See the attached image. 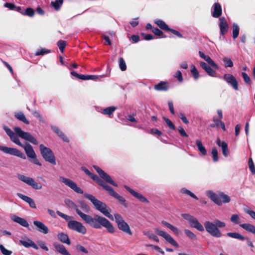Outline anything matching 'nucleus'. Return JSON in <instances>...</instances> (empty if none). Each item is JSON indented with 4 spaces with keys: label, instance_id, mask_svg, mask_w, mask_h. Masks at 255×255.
Segmentation results:
<instances>
[{
    "label": "nucleus",
    "instance_id": "61",
    "mask_svg": "<svg viewBox=\"0 0 255 255\" xmlns=\"http://www.w3.org/2000/svg\"><path fill=\"white\" fill-rule=\"evenodd\" d=\"M76 249L81 252H82L83 253H85V254H88V250L85 248L84 247L81 246V245H77L76 246Z\"/></svg>",
    "mask_w": 255,
    "mask_h": 255
},
{
    "label": "nucleus",
    "instance_id": "33",
    "mask_svg": "<svg viewBox=\"0 0 255 255\" xmlns=\"http://www.w3.org/2000/svg\"><path fill=\"white\" fill-rule=\"evenodd\" d=\"M79 207L85 212L89 213L90 211V207L83 200H79L77 202Z\"/></svg>",
    "mask_w": 255,
    "mask_h": 255
},
{
    "label": "nucleus",
    "instance_id": "14",
    "mask_svg": "<svg viewBox=\"0 0 255 255\" xmlns=\"http://www.w3.org/2000/svg\"><path fill=\"white\" fill-rule=\"evenodd\" d=\"M154 231L158 236L164 238L171 245L176 248H179L178 244L169 234L163 231L159 230L158 228L154 229Z\"/></svg>",
    "mask_w": 255,
    "mask_h": 255
},
{
    "label": "nucleus",
    "instance_id": "41",
    "mask_svg": "<svg viewBox=\"0 0 255 255\" xmlns=\"http://www.w3.org/2000/svg\"><path fill=\"white\" fill-rule=\"evenodd\" d=\"M40 150L41 153L43 157V158L45 159V160L48 161V149L47 147L44 146L43 144H40L39 146Z\"/></svg>",
    "mask_w": 255,
    "mask_h": 255
},
{
    "label": "nucleus",
    "instance_id": "16",
    "mask_svg": "<svg viewBox=\"0 0 255 255\" xmlns=\"http://www.w3.org/2000/svg\"><path fill=\"white\" fill-rule=\"evenodd\" d=\"M219 26L220 28V35H225L228 31L229 26L225 17H221L219 19Z\"/></svg>",
    "mask_w": 255,
    "mask_h": 255
},
{
    "label": "nucleus",
    "instance_id": "44",
    "mask_svg": "<svg viewBox=\"0 0 255 255\" xmlns=\"http://www.w3.org/2000/svg\"><path fill=\"white\" fill-rule=\"evenodd\" d=\"M184 233L185 235L188 237L189 238H190L191 240H197V236L193 233L192 231L188 229H185L184 230Z\"/></svg>",
    "mask_w": 255,
    "mask_h": 255
},
{
    "label": "nucleus",
    "instance_id": "51",
    "mask_svg": "<svg viewBox=\"0 0 255 255\" xmlns=\"http://www.w3.org/2000/svg\"><path fill=\"white\" fill-rule=\"evenodd\" d=\"M162 118H163V120L165 121V122L166 123V124L167 125V126H168V127L170 128H171L173 130L176 129L174 125L173 124V123L171 122V121L170 119H169L165 117H163Z\"/></svg>",
    "mask_w": 255,
    "mask_h": 255
},
{
    "label": "nucleus",
    "instance_id": "55",
    "mask_svg": "<svg viewBox=\"0 0 255 255\" xmlns=\"http://www.w3.org/2000/svg\"><path fill=\"white\" fill-rule=\"evenodd\" d=\"M4 5L5 7H7L11 10L14 9L16 10H19L20 9V7H16L14 4L11 3L6 2V3H4Z\"/></svg>",
    "mask_w": 255,
    "mask_h": 255
},
{
    "label": "nucleus",
    "instance_id": "52",
    "mask_svg": "<svg viewBox=\"0 0 255 255\" xmlns=\"http://www.w3.org/2000/svg\"><path fill=\"white\" fill-rule=\"evenodd\" d=\"M57 46H58L60 51L63 52L64 48L66 46V42L64 40H60L57 42Z\"/></svg>",
    "mask_w": 255,
    "mask_h": 255
},
{
    "label": "nucleus",
    "instance_id": "20",
    "mask_svg": "<svg viewBox=\"0 0 255 255\" xmlns=\"http://www.w3.org/2000/svg\"><path fill=\"white\" fill-rule=\"evenodd\" d=\"M222 14V9L221 4L219 2H216L213 5V11L212 15L214 18H219Z\"/></svg>",
    "mask_w": 255,
    "mask_h": 255
},
{
    "label": "nucleus",
    "instance_id": "1",
    "mask_svg": "<svg viewBox=\"0 0 255 255\" xmlns=\"http://www.w3.org/2000/svg\"><path fill=\"white\" fill-rule=\"evenodd\" d=\"M65 204L69 208L75 210L76 213L87 224L91 227L100 229L102 227L106 228L110 233H114L115 229L112 223L106 218L98 215H94V217L87 215L81 212L78 208L76 204L70 199H66L64 201Z\"/></svg>",
    "mask_w": 255,
    "mask_h": 255
},
{
    "label": "nucleus",
    "instance_id": "26",
    "mask_svg": "<svg viewBox=\"0 0 255 255\" xmlns=\"http://www.w3.org/2000/svg\"><path fill=\"white\" fill-rule=\"evenodd\" d=\"M58 240L62 243L65 244L67 245H71L70 240L67 234L63 232L58 233L57 235Z\"/></svg>",
    "mask_w": 255,
    "mask_h": 255
},
{
    "label": "nucleus",
    "instance_id": "9",
    "mask_svg": "<svg viewBox=\"0 0 255 255\" xmlns=\"http://www.w3.org/2000/svg\"><path fill=\"white\" fill-rule=\"evenodd\" d=\"M181 216L184 219L188 221L190 226L192 228H194L200 232H203L204 231L203 226L194 216L189 214H182Z\"/></svg>",
    "mask_w": 255,
    "mask_h": 255
},
{
    "label": "nucleus",
    "instance_id": "59",
    "mask_svg": "<svg viewBox=\"0 0 255 255\" xmlns=\"http://www.w3.org/2000/svg\"><path fill=\"white\" fill-rule=\"evenodd\" d=\"M24 14L32 17L34 14V11L32 8H27L25 9Z\"/></svg>",
    "mask_w": 255,
    "mask_h": 255
},
{
    "label": "nucleus",
    "instance_id": "50",
    "mask_svg": "<svg viewBox=\"0 0 255 255\" xmlns=\"http://www.w3.org/2000/svg\"><path fill=\"white\" fill-rule=\"evenodd\" d=\"M181 192L183 194H185L188 195L189 196H190V197H192L193 198H194L196 200L198 199V197L194 194H193L190 191H189V190H188L187 189L182 188L181 190Z\"/></svg>",
    "mask_w": 255,
    "mask_h": 255
},
{
    "label": "nucleus",
    "instance_id": "53",
    "mask_svg": "<svg viewBox=\"0 0 255 255\" xmlns=\"http://www.w3.org/2000/svg\"><path fill=\"white\" fill-rule=\"evenodd\" d=\"M212 154L213 156V160L214 162H217L219 160L218 150L216 148L214 147L212 149Z\"/></svg>",
    "mask_w": 255,
    "mask_h": 255
},
{
    "label": "nucleus",
    "instance_id": "49",
    "mask_svg": "<svg viewBox=\"0 0 255 255\" xmlns=\"http://www.w3.org/2000/svg\"><path fill=\"white\" fill-rule=\"evenodd\" d=\"M152 32L157 36H161L162 38H166V35L164 34V33L159 28H154L152 29Z\"/></svg>",
    "mask_w": 255,
    "mask_h": 255
},
{
    "label": "nucleus",
    "instance_id": "23",
    "mask_svg": "<svg viewBox=\"0 0 255 255\" xmlns=\"http://www.w3.org/2000/svg\"><path fill=\"white\" fill-rule=\"evenodd\" d=\"M51 128L56 133L59 137L64 142L68 143L69 140L64 134V133L57 127L51 126Z\"/></svg>",
    "mask_w": 255,
    "mask_h": 255
},
{
    "label": "nucleus",
    "instance_id": "37",
    "mask_svg": "<svg viewBox=\"0 0 255 255\" xmlns=\"http://www.w3.org/2000/svg\"><path fill=\"white\" fill-rule=\"evenodd\" d=\"M208 63L216 70H218L219 67L218 65L208 55H206L204 59Z\"/></svg>",
    "mask_w": 255,
    "mask_h": 255
},
{
    "label": "nucleus",
    "instance_id": "8",
    "mask_svg": "<svg viewBox=\"0 0 255 255\" xmlns=\"http://www.w3.org/2000/svg\"><path fill=\"white\" fill-rule=\"evenodd\" d=\"M103 188L106 190L107 193L109 196L118 200L119 203L124 207H128V204L126 203L125 198L115 192L112 187L105 183V185L103 186Z\"/></svg>",
    "mask_w": 255,
    "mask_h": 255
},
{
    "label": "nucleus",
    "instance_id": "39",
    "mask_svg": "<svg viewBox=\"0 0 255 255\" xmlns=\"http://www.w3.org/2000/svg\"><path fill=\"white\" fill-rule=\"evenodd\" d=\"M220 147L222 148L223 155L226 157H227L229 154L228 144L225 141H222V143H221Z\"/></svg>",
    "mask_w": 255,
    "mask_h": 255
},
{
    "label": "nucleus",
    "instance_id": "56",
    "mask_svg": "<svg viewBox=\"0 0 255 255\" xmlns=\"http://www.w3.org/2000/svg\"><path fill=\"white\" fill-rule=\"evenodd\" d=\"M242 76L244 79V80L245 82L248 84L251 85V80L250 77L248 76V75L245 73V72H242Z\"/></svg>",
    "mask_w": 255,
    "mask_h": 255
},
{
    "label": "nucleus",
    "instance_id": "29",
    "mask_svg": "<svg viewBox=\"0 0 255 255\" xmlns=\"http://www.w3.org/2000/svg\"><path fill=\"white\" fill-rule=\"evenodd\" d=\"M161 223L164 226H165L167 228L170 229L175 235H179L181 234V232L179 229H178L176 227H174V226L168 223L167 222L162 221L161 222Z\"/></svg>",
    "mask_w": 255,
    "mask_h": 255
},
{
    "label": "nucleus",
    "instance_id": "17",
    "mask_svg": "<svg viewBox=\"0 0 255 255\" xmlns=\"http://www.w3.org/2000/svg\"><path fill=\"white\" fill-rule=\"evenodd\" d=\"M124 188L129 192L133 196L137 198L142 203H149L148 200L141 194L135 192L127 185H124Z\"/></svg>",
    "mask_w": 255,
    "mask_h": 255
},
{
    "label": "nucleus",
    "instance_id": "32",
    "mask_svg": "<svg viewBox=\"0 0 255 255\" xmlns=\"http://www.w3.org/2000/svg\"><path fill=\"white\" fill-rule=\"evenodd\" d=\"M227 235L231 238L239 239L241 241H245L247 239L245 237L236 232H229L227 233Z\"/></svg>",
    "mask_w": 255,
    "mask_h": 255
},
{
    "label": "nucleus",
    "instance_id": "64",
    "mask_svg": "<svg viewBox=\"0 0 255 255\" xmlns=\"http://www.w3.org/2000/svg\"><path fill=\"white\" fill-rule=\"evenodd\" d=\"M245 212L249 214L252 218L255 220V212L249 209L245 210Z\"/></svg>",
    "mask_w": 255,
    "mask_h": 255
},
{
    "label": "nucleus",
    "instance_id": "58",
    "mask_svg": "<svg viewBox=\"0 0 255 255\" xmlns=\"http://www.w3.org/2000/svg\"><path fill=\"white\" fill-rule=\"evenodd\" d=\"M0 250L3 255H10L12 254L11 251L6 249L2 245H0Z\"/></svg>",
    "mask_w": 255,
    "mask_h": 255
},
{
    "label": "nucleus",
    "instance_id": "21",
    "mask_svg": "<svg viewBox=\"0 0 255 255\" xmlns=\"http://www.w3.org/2000/svg\"><path fill=\"white\" fill-rule=\"evenodd\" d=\"M169 88V83L167 81H160L154 87V89L157 91H167Z\"/></svg>",
    "mask_w": 255,
    "mask_h": 255
},
{
    "label": "nucleus",
    "instance_id": "28",
    "mask_svg": "<svg viewBox=\"0 0 255 255\" xmlns=\"http://www.w3.org/2000/svg\"><path fill=\"white\" fill-rule=\"evenodd\" d=\"M154 23L159 26L162 30L168 31L170 30L168 25L162 20L155 19L154 20Z\"/></svg>",
    "mask_w": 255,
    "mask_h": 255
},
{
    "label": "nucleus",
    "instance_id": "15",
    "mask_svg": "<svg viewBox=\"0 0 255 255\" xmlns=\"http://www.w3.org/2000/svg\"><path fill=\"white\" fill-rule=\"evenodd\" d=\"M223 79L235 91L239 90V83L236 78L232 74H225L223 76Z\"/></svg>",
    "mask_w": 255,
    "mask_h": 255
},
{
    "label": "nucleus",
    "instance_id": "47",
    "mask_svg": "<svg viewBox=\"0 0 255 255\" xmlns=\"http://www.w3.org/2000/svg\"><path fill=\"white\" fill-rule=\"evenodd\" d=\"M49 163L53 165L56 164V159L52 151L49 148Z\"/></svg>",
    "mask_w": 255,
    "mask_h": 255
},
{
    "label": "nucleus",
    "instance_id": "24",
    "mask_svg": "<svg viewBox=\"0 0 255 255\" xmlns=\"http://www.w3.org/2000/svg\"><path fill=\"white\" fill-rule=\"evenodd\" d=\"M11 219L14 222L18 223L23 227L27 228L29 230H30V229L29 228L28 223L24 219L17 216H13Z\"/></svg>",
    "mask_w": 255,
    "mask_h": 255
},
{
    "label": "nucleus",
    "instance_id": "34",
    "mask_svg": "<svg viewBox=\"0 0 255 255\" xmlns=\"http://www.w3.org/2000/svg\"><path fill=\"white\" fill-rule=\"evenodd\" d=\"M15 117L19 121H22L25 124H29V121L26 119L24 114L22 112H17L15 113Z\"/></svg>",
    "mask_w": 255,
    "mask_h": 255
},
{
    "label": "nucleus",
    "instance_id": "48",
    "mask_svg": "<svg viewBox=\"0 0 255 255\" xmlns=\"http://www.w3.org/2000/svg\"><path fill=\"white\" fill-rule=\"evenodd\" d=\"M119 64L121 70L123 71L126 70L127 65L123 58L120 57L119 59Z\"/></svg>",
    "mask_w": 255,
    "mask_h": 255
},
{
    "label": "nucleus",
    "instance_id": "18",
    "mask_svg": "<svg viewBox=\"0 0 255 255\" xmlns=\"http://www.w3.org/2000/svg\"><path fill=\"white\" fill-rule=\"evenodd\" d=\"M19 146L23 148L27 156L31 158H35L36 157L35 153L32 146L27 143L25 145L21 143V144H18Z\"/></svg>",
    "mask_w": 255,
    "mask_h": 255
},
{
    "label": "nucleus",
    "instance_id": "36",
    "mask_svg": "<svg viewBox=\"0 0 255 255\" xmlns=\"http://www.w3.org/2000/svg\"><path fill=\"white\" fill-rule=\"evenodd\" d=\"M196 144L198 147L199 151L203 155H205L207 154V150L205 147L203 145L202 141L200 140H197L196 141Z\"/></svg>",
    "mask_w": 255,
    "mask_h": 255
},
{
    "label": "nucleus",
    "instance_id": "25",
    "mask_svg": "<svg viewBox=\"0 0 255 255\" xmlns=\"http://www.w3.org/2000/svg\"><path fill=\"white\" fill-rule=\"evenodd\" d=\"M17 195L18 197H19L20 198L22 199L25 202H27L30 207L32 208H36V205L35 204V202L34 200L31 199V198L26 196L25 195H24L21 193H17Z\"/></svg>",
    "mask_w": 255,
    "mask_h": 255
},
{
    "label": "nucleus",
    "instance_id": "3",
    "mask_svg": "<svg viewBox=\"0 0 255 255\" xmlns=\"http://www.w3.org/2000/svg\"><path fill=\"white\" fill-rule=\"evenodd\" d=\"M93 167L97 172L102 179L99 178L97 175L91 172L87 168L84 166L81 167V169L91 179H92L95 182L98 184V185L102 187L106 183L105 182L115 187L118 186V184L112 180L111 177L101 168L96 165H93Z\"/></svg>",
    "mask_w": 255,
    "mask_h": 255
},
{
    "label": "nucleus",
    "instance_id": "30",
    "mask_svg": "<svg viewBox=\"0 0 255 255\" xmlns=\"http://www.w3.org/2000/svg\"><path fill=\"white\" fill-rule=\"evenodd\" d=\"M240 226L247 231L255 234V226L249 223L240 224Z\"/></svg>",
    "mask_w": 255,
    "mask_h": 255
},
{
    "label": "nucleus",
    "instance_id": "45",
    "mask_svg": "<svg viewBox=\"0 0 255 255\" xmlns=\"http://www.w3.org/2000/svg\"><path fill=\"white\" fill-rule=\"evenodd\" d=\"M223 61L224 63V66L226 68L232 67L234 65L233 62L232 61V60L227 57L223 58Z\"/></svg>",
    "mask_w": 255,
    "mask_h": 255
},
{
    "label": "nucleus",
    "instance_id": "4",
    "mask_svg": "<svg viewBox=\"0 0 255 255\" xmlns=\"http://www.w3.org/2000/svg\"><path fill=\"white\" fill-rule=\"evenodd\" d=\"M204 227L206 231L212 237L219 238L222 236V234L219 230V228H224L226 224L225 222L219 220H215L214 222L205 221Z\"/></svg>",
    "mask_w": 255,
    "mask_h": 255
},
{
    "label": "nucleus",
    "instance_id": "54",
    "mask_svg": "<svg viewBox=\"0 0 255 255\" xmlns=\"http://www.w3.org/2000/svg\"><path fill=\"white\" fill-rule=\"evenodd\" d=\"M231 221L234 224H238L240 223V218L238 215L233 214L231 217Z\"/></svg>",
    "mask_w": 255,
    "mask_h": 255
},
{
    "label": "nucleus",
    "instance_id": "27",
    "mask_svg": "<svg viewBox=\"0 0 255 255\" xmlns=\"http://www.w3.org/2000/svg\"><path fill=\"white\" fill-rule=\"evenodd\" d=\"M54 247L56 251L62 255H71L66 248L62 245L55 244Z\"/></svg>",
    "mask_w": 255,
    "mask_h": 255
},
{
    "label": "nucleus",
    "instance_id": "22",
    "mask_svg": "<svg viewBox=\"0 0 255 255\" xmlns=\"http://www.w3.org/2000/svg\"><path fill=\"white\" fill-rule=\"evenodd\" d=\"M200 66L206 72L208 75L211 77H216V72L207 63L201 61L200 62Z\"/></svg>",
    "mask_w": 255,
    "mask_h": 255
},
{
    "label": "nucleus",
    "instance_id": "31",
    "mask_svg": "<svg viewBox=\"0 0 255 255\" xmlns=\"http://www.w3.org/2000/svg\"><path fill=\"white\" fill-rule=\"evenodd\" d=\"M20 243L24 247L26 248L33 247V248L36 249L37 247L35 243L31 240L27 239L25 240H20Z\"/></svg>",
    "mask_w": 255,
    "mask_h": 255
},
{
    "label": "nucleus",
    "instance_id": "2",
    "mask_svg": "<svg viewBox=\"0 0 255 255\" xmlns=\"http://www.w3.org/2000/svg\"><path fill=\"white\" fill-rule=\"evenodd\" d=\"M3 128L7 134L9 136L10 140L16 144H21V142L18 136L29 141L33 144L36 145L38 144L37 140L33 135L29 132L22 130L19 127L14 128L15 133L5 126H4Z\"/></svg>",
    "mask_w": 255,
    "mask_h": 255
},
{
    "label": "nucleus",
    "instance_id": "19",
    "mask_svg": "<svg viewBox=\"0 0 255 255\" xmlns=\"http://www.w3.org/2000/svg\"><path fill=\"white\" fill-rule=\"evenodd\" d=\"M33 224L36 227L37 231L46 234L48 233V228L43 223L39 221H34Z\"/></svg>",
    "mask_w": 255,
    "mask_h": 255
},
{
    "label": "nucleus",
    "instance_id": "42",
    "mask_svg": "<svg viewBox=\"0 0 255 255\" xmlns=\"http://www.w3.org/2000/svg\"><path fill=\"white\" fill-rule=\"evenodd\" d=\"M240 28L239 26L236 23L233 24V38L234 39L237 38L239 35Z\"/></svg>",
    "mask_w": 255,
    "mask_h": 255
},
{
    "label": "nucleus",
    "instance_id": "35",
    "mask_svg": "<svg viewBox=\"0 0 255 255\" xmlns=\"http://www.w3.org/2000/svg\"><path fill=\"white\" fill-rule=\"evenodd\" d=\"M63 3V0H56L54 1L51 2V6L53 7L55 10L58 11L60 10Z\"/></svg>",
    "mask_w": 255,
    "mask_h": 255
},
{
    "label": "nucleus",
    "instance_id": "63",
    "mask_svg": "<svg viewBox=\"0 0 255 255\" xmlns=\"http://www.w3.org/2000/svg\"><path fill=\"white\" fill-rule=\"evenodd\" d=\"M48 52V51L44 49V48H41L40 49H39L38 50L36 53H35V55H42L44 54H46Z\"/></svg>",
    "mask_w": 255,
    "mask_h": 255
},
{
    "label": "nucleus",
    "instance_id": "11",
    "mask_svg": "<svg viewBox=\"0 0 255 255\" xmlns=\"http://www.w3.org/2000/svg\"><path fill=\"white\" fill-rule=\"evenodd\" d=\"M0 150L4 153L14 155L23 159H25L26 158L24 154L21 151L15 148L0 145Z\"/></svg>",
    "mask_w": 255,
    "mask_h": 255
},
{
    "label": "nucleus",
    "instance_id": "13",
    "mask_svg": "<svg viewBox=\"0 0 255 255\" xmlns=\"http://www.w3.org/2000/svg\"><path fill=\"white\" fill-rule=\"evenodd\" d=\"M59 181L61 182L64 183L66 185L68 186L70 188H71L75 192L79 194L83 193V190L80 187H78L77 184L71 180L62 176H60L59 177Z\"/></svg>",
    "mask_w": 255,
    "mask_h": 255
},
{
    "label": "nucleus",
    "instance_id": "6",
    "mask_svg": "<svg viewBox=\"0 0 255 255\" xmlns=\"http://www.w3.org/2000/svg\"><path fill=\"white\" fill-rule=\"evenodd\" d=\"M208 196L214 203L219 206H221L223 203H228L231 201L230 197L222 192L217 194L212 191H209Z\"/></svg>",
    "mask_w": 255,
    "mask_h": 255
},
{
    "label": "nucleus",
    "instance_id": "57",
    "mask_svg": "<svg viewBox=\"0 0 255 255\" xmlns=\"http://www.w3.org/2000/svg\"><path fill=\"white\" fill-rule=\"evenodd\" d=\"M82 80H96L98 78V76L96 75H83Z\"/></svg>",
    "mask_w": 255,
    "mask_h": 255
},
{
    "label": "nucleus",
    "instance_id": "60",
    "mask_svg": "<svg viewBox=\"0 0 255 255\" xmlns=\"http://www.w3.org/2000/svg\"><path fill=\"white\" fill-rule=\"evenodd\" d=\"M57 214L60 216L61 217V218H63L64 219H65L66 221H67L68 222V221H70V217L68 215H67L66 214H63V213L59 211H57Z\"/></svg>",
    "mask_w": 255,
    "mask_h": 255
},
{
    "label": "nucleus",
    "instance_id": "5",
    "mask_svg": "<svg viewBox=\"0 0 255 255\" xmlns=\"http://www.w3.org/2000/svg\"><path fill=\"white\" fill-rule=\"evenodd\" d=\"M84 196L92 203L97 210L100 211L110 219L113 220V217L110 214L111 210L106 203L98 200L95 196L91 194L85 193L84 194Z\"/></svg>",
    "mask_w": 255,
    "mask_h": 255
},
{
    "label": "nucleus",
    "instance_id": "62",
    "mask_svg": "<svg viewBox=\"0 0 255 255\" xmlns=\"http://www.w3.org/2000/svg\"><path fill=\"white\" fill-rule=\"evenodd\" d=\"M141 35L143 37L144 39L146 40H150L153 38V35L150 34H145L144 33H141Z\"/></svg>",
    "mask_w": 255,
    "mask_h": 255
},
{
    "label": "nucleus",
    "instance_id": "38",
    "mask_svg": "<svg viewBox=\"0 0 255 255\" xmlns=\"http://www.w3.org/2000/svg\"><path fill=\"white\" fill-rule=\"evenodd\" d=\"M213 121L214 122V124H212L210 125V127L212 128H214L215 127H218L219 126V123L221 124V127L222 129L224 131L226 130L225 125L223 122H222L221 120H218L217 119L214 118Z\"/></svg>",
    "mask_w": 255,
    "mask_h": 255
},
{
    "label": "nucleus",
    "instance_id": "43",
    "mask_svg": "<svg viewBox=\"0 0 255 255\" xmlns=\"http://www.w3.org/2000/svg\"><path fill=\"white\" fill-rule=\"evenodd\" d=\"M144 235L146 236L149 239H152L156 242H159V239L152 233L150 231H145L143 232Z\"/></svg>",
    "mask_w": 255,
    "mask_h": 255
},
{
    "label": "nucleus",
    "instance_id": "7",
    "mask_svg": "<svg viewBox=\"0 0 255 255\" xmlns=\"http://www.w3.org/2000/svg\"><path fill=\"white\" fill-rule=\"evenodd\" d=\"M114 217L115 222L117 224L119 229L128 235L131 236L132 235V233L130 229L129 226L124 220L122 216L117 213L114 214Z\"/></svg>",
    "mask_w": 255,
    "mask_h": 255
},
{
    "label": "nucleus",
    "instance_id": "12",
    "mask_svg": "<svg viewBox=\"0 0 255 255\" xmlns=\"http://www.w3.org/2000/svg\"><path fill=\"white\" fill-rule=\"evenodd\" d=\"M17 177L19 180L25 183L28 185L31 186L32 187L35 189H39L42 188V185L36 182L34 179L31 177L26 176L22 174H18Z\"/></svg>",
    "mask_w": 255,
    "mask_h": 255
},
{
    "label": "nucleus",
    "instance_id": "40",
    "mask_svg": "<svg viewBox=\"0 0 255 255\" xmlns=\"http://www.w3.org/2000/svg\"><path fill=\"white\" fill-rule=\"evenodd\" d=\"M116 107L114 106L109 107L104 109L103 111V114L108 115L110 117L113 114V113L116 110Z\"/></svg>",
    "mask_w": 255,
    "mask_h": 255
},
{
    "label": "nucleus",
    "instance_id": "46",
    "mask_svg": "<svg viewBox=\"0 0 255 255\" xmlns=\"http://www.w3.org/2000/svg\"><path fill=\"white\" fill-rule=\"evenodd\" d=\"M191 72L193 77L195 79H198L199 78V74L196 66L194 65H192L191 66Z\"/></svg>",
    "mask_w": 255,
    "mask_h": 255
},
{
    "label": "nucleus",
    "instance_id": "10",
    "mask_svg": "<svg viewBox=\"0 0 255 255\" xmlns=\"http://www.w3.org/2000/svg\"><path fill=\"white\" fill-rule=\"evenodd\" d=\"M68 228L71 230L84 235L87 232L86 227L80 222L75 220H70L67 224Z\"/></svg>",
    "mask_w": 255,
    "mask_h": 255
}]
</instances>
